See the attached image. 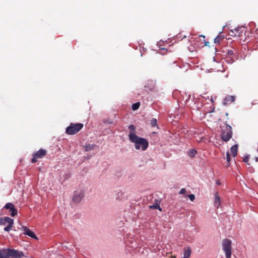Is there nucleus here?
I'll list each match as a JSON object with an SVG mask.
<instances>
[{
    "instance_id": "f257e3e1",
    "label": "nucleus",
    "mask_w": 258,
    "mask_h": 258,
    "mask_svg": "<svg viewBox=\"0 0 258 258\" xmlns=\"http://www.w3.org/2000/svg\"><path fill=\"white\" fill-rule=\"evenodd\" d=\"M128 139L131 142L134 144L135 148L137 150L144 151L148 147V141L145 138L139 137L136 134H128Z\"/></svg>"
},
{
    "instance_id": "f03ea898",
    "label": "nucleus",
    "mask_w": 258,
    "mask_h": 258,
    "mask_svg": "<svg viewBox=\"0 0 258 258\" xmlns=\"http://www.w3.org/2000/svg\"><path fill=\"white\" fill-rule=\"evenodd\" d=\"M1 250L3 258H22L24 256L23 252L14 249L4 248Z\"/></svg>"
},
{
    "instance_id": "7ed1b4c3",
    "label": "nucleus",
    "mask_w": 258,
    "mask_h": 258,
    "mask_svg": "<svg viewBox=\"0 0 258 258\" xmlns=\"http://www.w3.org/2000/svg\"><path fill=\"white\" fill-rule=\"evenodd\" d=\"M83 127V124L81 123H72L66 128V133L70 135H74L79 132Z\"/></svg>"
},
{
    "instance_id": "20e7f679",
    "label": "nucleus",
    "mask_w": 258,
    "mask_h": 258,
    "mask_svg": "<svg viewBox=\"0 0 258 258\" xmlns=\"http://www.w3.org/2000/svg\"><path fill=\"white\" fill-rule=\"evenodd\" d=\"M222 248L225 252L226 258H231V241L225 239L222 242Z\"/></svg>"
},
{
    "instance_id": "39448f33",
    "label": "nucleus",
    "mask_w": 258,
    "mask_h": 258,
    "mask_svg": "<svg viewBox=\"0 0 258 258\" xmlns=\"http://www.w3.org/2000/svg\"><path fill=\"white\" fill-rule=\"evenodd\" d=\"M14 224V220L8 217H5L4 218H0V225H5L8 224V225L4 228V230L7 232L10 231L13 226Z\"/></svg>"
},
{
    "instance_id": "423d86ee",
    "label": "nucleus",
    "mask_w": 258,
    "mask_h": 258,
    "mask_svg": "<svg viewBox=\"0 0 258 258\" xmlns=\"http://www.w3.org/2000/svg\"><path fill=\"white\" fill-rule=\"evenodd\" d=\"M232 135L231 127L227 124L225 129L222 131L221 138L223 141L227 142L232 138Z\"/></svg>"
},
{
    "instance_id": "0eeeda50",
    "label": "nucleus",
    "mask_w": 258,
    "mask_h": 258,
    "mask_svg": "<svg viewBox=\"0 0 258 258\" xmlns=\"http://www.w3.org/2000/svg\"><path fill=\"white\" fill-rule=\"evenodd\" d=\"M84 197V192L82 190L76 191L74 193L73 200L74 202L78 203L80 202Z\"/></svg>"
},
{
    "instance_id": "6e6552de",
    "label": "nucleus",
    "mask_w": 258,
    "mask_h": 258,
    "mask_svg": "<svg viewBox=\"0 0 258 258\" xmlns=\"http://www.w3.org/2000/svg\"><path fill=\"white\" fill-rule=\"evenodd\" d=\"M46 154V151L43 149H40L38 151L35 153L33 155V158L32 159V162L34 163L37 161V160L39 158H41Z\"/></svg>"
},
{
    "instance_id": "1a4fd4ad",
    "label": "nucleus",
    "mask_w": 258,
    "mask_h": 258,
    "mask_svg": "<svg viewBox=\"0 0 258 258\" xmlns=\"http://www.w3.org/2000/svg\"><path fill=\"white\" fill-rule=\"evenodd\" d=\"M4 207L6 209L10 210V212H11V215L12 217L15 216L17 214V210L15 208L14 204L11 203H7Z\"/></svg>"
},
{
    "instance_id": "9d476101",
    "label": "nucleus",
    "mask_w": 258,
    "mask_h": 258,
    "mask_svg": "<svg viewBox=\"0 0 258 258\" xmlns=\"http://www.w3.org/2000/svg\"><path fill=\"white\" fill-rule=\"evenodd\" d=\"M22 229L24 230V234L28 235V236L33 238L34 239H37V237L35 234V233L31 231L30 229L28 228L26 226H23Z\"/></svg>"
},
{
    "instance_id": "9b49d317",
    "label": "nucleus",
    "mask_w": 258,
    "mask_h": 258,
    "mask_svg": "<svg viewBox=\"0 0 258 258\" xmlns=\"http://www.w3.org/2000/svg\"><path fill=\"white\" fill-rule=\"evenodd\" d=\"M221 204L220 198L217 192L215 193L214 206L219 208Z\"/></svg>"
},
{
    "instance_id": "f8f14e48",
    "label": "nucleus",
    "mask_w": 258,
    "mask_h": 258,
    "mask_svg": "<svg viewBox=\"0 0 258 258\" xmlns=\"http://www.w3.org/2000/svg\"><path fill=\"white\" fill-rule=\"evenodd\" d=\"M235 97L233 96H229L225 98L223 101V103L225 105L230 104L234 102Z\"/></svg>"
},
{
    "instance_id": "ddd939ff",
    "label": "nucleus",
    "mask_w": 258,
    "mask_h": 258,
    "mask_svg": "<svg viewBox=\"0 0 258 258\" xmlns=\"http://www.w3.org/2000/svg\"><path fill=\"white\" fill-rule=\"evenodd\" d=\"M237 148H238L237 145H234L233 146H232L230 149L231 152L233 157L236 156L237 155Z\"/></svg>"
},
{
    "instance_id": "4468645a",
    "label": "nucleus",
    "mask_w": 258,
    "mask_h": 258,
    "mask_svg": "<svg viewBox=\"0 0 258 258\" xmlns=\"http://www.w3.org/2000/svg\"><path fill=\"white\" fill-rule=\"evenodd\" d=\"M191 251L189 247H187L184 250L183 258H188L191 254Z\"/></svg>"
},
{
    "instance_id": "2eb2a0df",
    "label": "nucleus",
    "mask_w": 258,
    "mask_h": 258,
    "mask_svg": "<svg viewBox=\"0 0 258 258\" xmlns=\"http://www.w3.org/2000/svg\"><path fill=\"white\" fill-rule=\"evenodd\" d=\"M197 153V151L194 149H190L187 152L188 156L191 158H194Z\"/></svg>"
},
{
    "instance_id": "dca6fc26",
    "label": "nucleus",
    "mask_w": 258,
    "mask_h": 258,
    "mask_svg": "<svg viewBox=\"0 0 258 258\" xmlns=\"http://www.w3.org/2000/svg\"><path fill=\"white\" fill-rule=\"evenodd\" d=\"M95 145L93 144H88L85 146V151H89L94 149Z\"/></svg>"
},
{
    "instance_id": "f3484780",
    "label": "nucleus",
    "mask_w": 258,
    "mask_h": 258,
    "mask_svg": "<svg viewBox=\"0 0 258 258\" xmlns=\"http://www.w3.org/2000/svg\"><path fill=\"white\" fill-rule=\"evenodd\" d=\"M229 34L232 36L239 37L241 35L240 32H238V34L235 33L233 30H231L230 31Z\"/></svg>"
},
{
    "instance_id": "a211bd4d",
    "label": "nucleus",
    "mask_w": 258,
    "mask_h": 258,
    "mask_svg": "<svg viewBox=\"0 0 258 258\" xmlns=\"http://www.w3.org/2000/svg\"><path fill=\"white\" fill-rule=\"evenodd\" d=\"M140 104V102H137V103L133 104L132 105V109L133 110H137L139 108Z\"/></svg>"
},
{
    "instance_id": "6ab92c4d",
    "label": "nucleus",
    "mask_w": 258,
    "mask_h": 258,
    "mask_svg": "<svg viewBox=\"0 0 258 258\" xmlns=\"http://www.w3.org/2000/svg\"><path fill=\"white\" fill-rule=\"evenodd\" d=\"M128 128L130 130V132L129 134H131V133L136 134L135 133V129L136 127L134 125H131L128 126Z\"/></svg>"
},
{
    "instance_id": "aec40b11",
    "label": "nucleus",
    "mask_w": 258,
    "mask_h": 258,
    "mask_svg": "<svg viewBox=\"0 0 258 258\" xmlns=\"http://www.w3.org/2000/svg\"><path fill=\"white\" fill-rule=\"evenodd\" d=\"M151 125L152 126H156L157 125V121L155 118H152L151 120Z\"/></svg>"
},
{
    "instance_id": "412c9836",
    "label": "nucleus",
    "mask_w": 258,
    "mask_h": 258,
    "mask_svg": "<svg viewBox=\"0 0 258 258\" xmlns=\"http://www.w3.org/2000/svg\"><path fill=\"white\" fill-rule=\"evenodd\" d=\"M222 39V37L220 35H218L214 39V42L215 43H219Z\"/></svg>"
},
{
    "instance_id": "4be33fe9",
    "label": "nucleus",
    "mask_w": 258,
    "mask_h": 258,
    "mask_svg": "<svg viewBox=\"0 0 258 258\" xmlns=\"http://www.w3.org/2000/svg\"><path fill=\"white\" fill-rule=\"evenodd\" d=\"M226 160L228 162L227 166L230 165V162L231 160L230 155L229 152H227L226 153Z\"/></svg>"
},
{
    "instance_id": "5701e85b",
    "label": "nucleus",
    "mask_w": 258,
    "mask_h": 258,
    "mask_svg": "<svg viewBox=\"0 0 258 258\" xmlns=\"http://www.w3.org/2000/svg\"><path fill=\"white\" fill-rule=\"evenodd\" d=\"M188 197L191 201H193L195 199V196L193 194L188 195Z\"/></svg>"
},
{
    "instance_id": "b1692460",
    "label": "nucleus",
    "mask_w": 258,
    "mask_h": 258,
    "mask_svg": "<svg viewBox=\"0 0 258 258\" xmlns=\"http://www.w3.org/2000/svg\"><path fill=\"white\" fill-rule=\"evenodd\" d=\"M150 208H153L154 209H157L158 208L160 211H161V208L158 205H153V206H150Z\"/></svg>"
},
{
    "instance_id": "393cba45",
    "label": "nucleus",
    "mask_w": 258,
    "mask_h": 258,
    "mask_svg": "<svg viewBox=\"0 0 258 258\" xmlns=\"http://www.w3.org/2000/svg\"><path fill=\"white\" fill-rule=\"evenodd\" d=\"M234 31L235 33L238 34V32L242 33L241 31H240V29L239 28H235L234 30Z\"/></svg>"
},
{
    "instance_id": "a878e982",
    "label": "nucleus",
    "mask_w": 258,
    "mask_h": 258,
    "mask_svg": "<svg viewBox=\"0 0 258 258\" xmlns=\"http://www.w3.org/2000/svg\"><path fill=\"white\" fill-rule=\"evenodd\" d=\"M185 189L183 188H181L179 192V194H184L185 192Z\"/></svg>"
},
{
    "instance_id": "bb28decb",
    "label": "nucleus",
    "mask_w": 258,
    "mask_h": 258,
    "mask_svg": "<svg viewBox=\"0 0 258 258\" xmlns=\"http://www.w3.org/2000/svg\"><path fill=\"white\" fill-rule=\"evenodd\" d=\"M227 54L229 55H232L234 54L233 51L232 50H228L227 51Z\"/></svg>"
},
{
    "instance_id": "cd10ccee",
    "label": "nucleus",
    "mask_w": 258,
    "mask_h": 258,
    "mask_svg": "<svg viewBox=\"0 0 258 258\" xmlns=\"http://www.w3.org/2000/svg\"><path fill=\"white\" fill-rule=\"evenodd\" d=\"M248 159H249V157L248 156H246L245 158H244L243 161L244 162L246 163V162H247L248 161Z\"/></svg>"
},
{
    "instance_id": "c85d7f7f",
    "label": "nucleus",
    "mask_w": 258,
    "mask_h": 258,
    "mask_svg": "<svg viewBox=\"0 0 258 258\" xmlns=\"http://www.w3.org/2000/svg\"><path fill=\"white\" fill-rule=\"evenodd\" d=\"M216 183H217L218 185H221V182L220 181V180H217L216 181Z\"/></svg>"
},
{
    "instance_id": "c756f323",
    "label": "nucleus",
    "mask_w": 258,
    "mask_h": 258,
    "mask_svg": "<svg viewBox=\"0 0 258 258\" xmlns=\"http://www.w3.org/2000/svg\"><path fill=\"white\" fill-rule=\"evenodd\" d=\"M2 250L0 249V258H3L2 255Z\"/></svg>"
},
{
    "instance_id": "7c9ffc66",
    "label": "nucleus",
    "mask_w": 258,
    "mask_h": 258,
    "mask_svg": "<svg viewBox=\"0 0 258 258\" xmlns=\"http://www.w3.org/2000/svg\"><path fill=\"white\" fill-rule=\"evenodd\" d=\"M255 160L256 162H258V157H255Z\"/></svg>"
},
{
    "instance_id": "2f4dec72",
    "label": "nucleus",
    "mask_w": 258,
    "mask_h": 258,
    "mask_svg": "<svg viewBox=\"0 0 258 258\" xmlns=\"http://www.w3.org/2000/svg\"><path fill=\"white\" fill-rule=\"evenodd\" d=\"M200 36L202 37L205 38V36L204 35H200Z\"/></svg>"
},
{
    "instance_id": "473e14b6",
    "label": "nucleus",
    "mask_w": 258,
    "mask_h": 258,
    "mask_svg": "<svg viewBox=\"0 0 258 258\" xmlns=\"http://www.w3.org/2000/svg\"><path fill=\"white\" fill-rule=\"evenodd\" d=\"M208 42H205V45H208Z\"/></svg>"
}]
</instances>
